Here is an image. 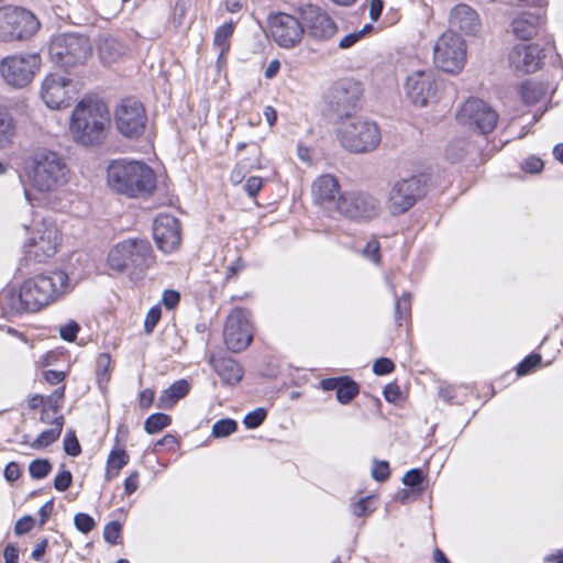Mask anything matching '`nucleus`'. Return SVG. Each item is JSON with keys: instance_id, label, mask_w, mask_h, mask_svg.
<instances>
[{"instance_id": "7c9ffc66", "label": "nucleus", "mask_w": 563, "mask_h": 563, "mask_svg": "<svg viewBox=\"0 0 563 563\" xmlns=\"http://www.w3.org/2000/svg\"><path fill=\"white\" fill-rule=\"evenodd\" d=\"M63 397L64 387H60L59 389L55 390L53 395L44 402L40 418L42 422L52 426L55 418H64L63 416L58 415V409L60 407Z\"/></svg>"}, {"instance_id": "4c0bfd02", "label": "nucleus", "mask_w": 563, "mask_h": 563, "mask_svg": "<svg viewBox=\"0 0 563 563\" xmlns=\"http://www.w3.org/2000/svg\"><path fill=\"white\" fill-rule=\"evenodd\" d=\"M238 428L233 419H221L212 426L211 434L214 438H225L232 434Z\"/></svg>"}, {"instance_id": "c756f323", "label": "nucleus", "mask_w": 563, "mask_h": 563, "mask_svg": "<svg viewBox=\"0 0 563 563\" xmlns=\"http://www.w3.org/2000/svg\"><path fill=\"white\" fill-rule=\"evenodd\" d=\"M16 126L11 114L0 107V150L9 147L15 137Z\"/></svg>"}, {"instance_id": "aec40b11", "label": "nucleus", "mask_w": 563, "mask_h": 563, "mask_svg": "<svg viewBox=\"0 0 563 563\" xmlns=\"http://www.w3.org/2000/svg\"><path fill=\"white\" fill-rule=\"evenodd\" d=\"M153 234L159 250L166 253L176 250L181 241L178 219L170 214H159L154 221Z\"/></svg>"}, {"instance_id": "f03ea898", "label": "nucleus", "mask_w": 563, "mask_h": 563, "mask_svg": "<svg viewBox=\"0 0 563 563\" xmlns=\"http://www.w3.org/2000/svg\"><path fill=\"white\" fill-rule=\"evenodd\" d=\"M71 170L66 158L52 150L38 147L23 161L20 179L41 194H53L67 186Z\"/></svg>"}, {"instance_id": "774afa93", "label": "nucleus", "mask_w": 563, "mask_h": 563, "mask_svg": "<svg viewBox=\"0 0 563 563\" xmlns=\"http://www.w3.org/2000/svg\"><path fill=\"white\" fill-rule=\"evenodd\" d=\"M4 563H18L19 551L15 547L9 544L3 551Z\"/></svg>"}, {"instance_id": "79ce46f5", "label": "nucleus", "mask_w": 563, "mask_h": 563, "mask_svg": "<svg viewBox=\"0 0 563 563\" xmlns=\"http://www.w3.org/2000/svg\"><path fill=\"white\" fill-rule=\"evenodd\" d=\"M74 522L76 528L82 532L88 533L95 528V520L87 514L79 512L75 516Z\"/></svg>"}, {"instance_id": "9b49d317", "label": "nucleus", "mask_w": 563, "mask_h": 563, "mask_svg": "<svg viewBox=\"0 0 563 563\" xmlns=\"http://www.w3.org/2000/svg\"><path fill=\"white\" fill-rule=\"evenodd\" d=\"M433 60L443 71H461L466 62L465 41L454 32H444L434 44Z\"/></svg>"}, {"instance_id": "49530a36", "label": "nucleus", "mask_w": 563, "mask_h": 563, "mask_svg": "<svg viewBox=\"0 0 563 563\" xmlns=\"http://www.w3.org/2000/svg\"><path fill=\"white\" fill-rule=\"evenodd\" d=\"M78 331H79V325L75 321H69L68 323H66L59 328L60 338L68 342L75 341Z\"/></svg>"}, {"instance_id": "c9c22d12", "label": "nucleus", "mask_w": 563, "mask_h": 563, "mask_svg": "<svg viewBox=\"0 0 563 563\" xmlns=\"http://www.w3.org/2000/svg\"><path fill=\"white\" fill-rule=\"evenodd\" d=\"M170 422L172 419L169 416L162 412L153 413L145 420L144 430L148 434H155L168 427Z\"/></svg>"}, {"instance_id": "412c9836", "label": "nucleus", "mask_w": 563, "mask_h": 563, "mask_svg": "<svg viewBox=\"0 0 563 563\" xmlns=\"http://www.w3.org/2000/svg\"><path fill=\"white\" fill-rule=\"evenodd\" d=\"M301 15L305 23V30L314 38H329L336 31V25L333 20L319 7L309 4L303 8Z\"/></svg>"}, {"instance_id": "a19ab883", "label": "nucleus", "mask_w": 563, "mask_h": 563, "mask_svg": "<svg viewBox=\"0 0 563 563\" xmlns=\"http://www.w3.org/2000/svg\"><path fill=\"white\" fill-rule=\"evenodd\" d=\"M266 415L267 413L264 408H256L244 417L243 423L247 429H255L263 423Z\"/></svg>"}, {"instance_id": "72a5a7b5", "label": "nucleus", "mask_w": 563, "mask_h": 563, "mask_svg": "<svg viewBox=\"0 0 563 563\" xmlns=\"http://www.w3.org/2000/svg\"><path fill=\"white\" fill-rule=\"evenodd\" d=\"M129 460L130 456L124 450H112L107 461L106 479L111 481L115 478L120 471L129 463Z\"/></svg>"}, {"instance_id": "f257e3e1", "label": "nucleus", "mask_w": 563, "mask_h": 563, "mask_svg": "<svg viewBox=\"0 0 563 563\" xmlns=\"http://www.w3.org/2000/svg\"><path fill=\"white\" fill-rule=\"evenodd\" d=\"M69 291V278L63 271L48 275H36L25 279L18 290L10 289L2 301L4 311L10 314L36 312L58 300Z\"/></svg>"}, {"instance_id": "5701e85b", "label": "nucleus", "mask_w": 563, "mask_h": 563, "mask_svg": "<svg viewBox=\"0 0 563 563\" xmlns=\"http://www.w3.org/2000/svg\"><path fill=\"white\" fill-rule=\"evenodd\" d=\"M311 195L313 201L323 209L336 210L338 200L343 194L340 192L338 179L330 174H324L313 180Z\"/></svg>"}, {"instance_id": "37998d69", "label": "nucleus", "mask_w": 563, "mask_h": 563, "mask_svg": "<svg viewBox=\"0 0 563 563\" xmlns=\"http://www.w3.org/2000/svg\"><path fill=\"white\" fill-rule=\"evenodd\" d=\"M541 362L539 354H532L526 357L517 367L518 375H527L531 369L537 367Z\"/></svg>"}, {"instance_id": "ddd939ff", "label": "nucleus", "mask_w": 563, "mask_h": 563, "mask_svg": "<svg viewBox=\"0 0 563 563\" xmlns=\"http://www.w3.org/2000/svg\"><path fill=\"white\" fill-rule=\"evenodd\" d=\"M456 119L461 125L487 134L495 129L498 115L485 101L472 98L463 103Z\"/></svg>"}, {"instance_id": "c03bdc74", "label": "nucleus", "mask_w": 563, "mask_h": 563, "mask_svg": "<svg viewBox=\"0 0 563 563\" xmlns=\"http://www.w3.org/2000/svg\"><path fill=\"white\" fill-rule=\"evenodd\" d=\"M73 475L69 471H60L54 478V487L58 492H65L71 485Z\"/></svg>"}, {"instance_id": "8fccbe9b", "label": "nucleus", "mask_w": 563, "mask_h": 563, "mask_svg": "<svg viewBox=\"0 0 563 563\" xmlns=\"http://www.w3.org/2000/svg\"><path fill=\"white\" fill-rule=\"evenodd\" d=\"M64 450L68 455L77 456L80 454V444L74 433L66 434L64 439Z\"/></svg>"}, {"instance_id": "603ef678", "label": "nucleus", "mask_w": 563, "mask_h": 563, "mask_svg": "<svg viewBox=\"0 0 563 563\" xmlns=\"http://www.w3.org/2000/svg\"><path fill=\"white\" fill-rule=\"evenodd\" d=\"M258 167V159L256 158L254 163H239L236 167L231 173V180L235 184H239L244 177V169H252Z\"/></svg>"}, {"instance_id": "7ed1b4c3", "label": "nucleus", "mask_w": 563, "mask_h": 563, "mask_svg": "<svg viewBox=\"0 0 563 563\" xmlns=\"http://www.w3.org/2000/svg\"><path fill=\"white\" fill-rule=\"evenodd\" d=\"M110 125V113L104 102L84 99L71 113L69 131L74 140L85 146L100 144Z\"/></svg>"}, {"instance_id": "393cba45", "label": "nucleus", "mask_w": 563, "mask_h": 563, "mask_svg": "<svg viewBox=\"0 0 563 563\" xmlns=\"http://www.w3.org/2000/svg\"><path fill=\"white\" fill-rule=\"evenodd\" d=\"M97 53L103 65H112L122 60L129 54V47L108 34L100 35L96 42Z\"/></svg>"}, {"instance_id": "dca6fc26", "label": "nucleus", "mask_w": 563, "mask_h": 563, "mask_svg": "<svg viewBox=\"0 0 563 563\" xmlns=\"http://www.w3.org/2000/svg\"><path fill=\"white\" fill-rule=\"evenodd\" d=\"M378 200L366 192H345L340 196L336 211L351 220H371L379 213Z\"/></svg>"}, {"instance_id": "680f3d73", "label": "nucleus", "mask_w": 563, "mask_h": 563, "mask_svg": "<svg viewBox=\"0 0 563 563\" xmlns=\"http://www.w3.org/2000/svg\"><path fill=\"white\" fill-rule=\"evenodd\" d=\"M263 186L262 178L250 177L245 184V190L251 197H255Z\"/></svg>"}, {"instance_id": "6e6552de", "label": "nucleus", "mask_w": 563, "mask_h": 563, "mask_svg": "<svg viewBox=\"0 0 563 563\" xmlns=\"http://www.w3.org/2000/svg\"><path fill=\"white\" fill-rule=\"evenodd\" d=\"M51 60L62 68H74L86 64L92 56L88 37L79 34H59L49 45Z\"/></svg>"}, {"instance_id": "423d86ee", "label": "nucleus", "mask_w": 563, "mask_h": 563, "mask_svg": "<svg viewBox=\"0 0 563 563\" xmlns=\"http://www.w3.org/2000/svg\"><path fill=\"white\" fill-rule=\"evenodd\" d=\"M335 135L342 147L356 154L374 151L382 140L376 122L362 117L341 119Z\"/></svg>"}, {"instance_id": "0eeeda50", "label": "nucleus", "mask_w": 563, "mask_h": 563, "mask_svg": "<svg viewBox=\"0 0 563 563\" xmlns=\"http://www.w3.org/2000/svg\"><path fill=\"white\" fill-rule=\"evenodd\" d=\"M62 242V231L53 218H35L24 244L26 256L34 262L46 263L58 252Z\"/></svg>"}, {"instance_id": "09e8293b", "label": "nucleus", "mask_w": 563, "mask_h": 563, "mask_svg": "<svg viewBox=\"0 0 563 563\" xmlns=\"http://www.w3.org/2000/svg\"><path fill=\"white\" fill-rule=\"evenodd\" d=\"M372 475L376 481L383 482L389 476V466L385 461H375L372 467Z\"/></svg>"}, {"instance_id": "cd10ccee", "label": "nucleus", "mask_w": 563, "mask_h": 563, "mask_svg": "<svg viewBox=\"0 0 563 563\" xmlns=\"http://www.w3.org/2000/svg\"><path fill=\"white\" fill-rule=\"evenodd\" d=\"M189 391V384L185 379L175 382L172 386L166 388L158 397L157 406L159 408L169 409L179 399L185 397Z\"/></svg>"}, {"instance_id": "2eb2a0df", "label": "nucleus", "mask_w": 563, "mask_h": 563, "mask_svg": "<svg viewBox=\"0 0 563 563\" xmlns=\"http://www.w3.org/2000/svg\"><path fill=\"white\" fill-rule=\"evenodd\" d=\"M421 195V178L411 176L397 180L391 185L386 205L391 214L398 216L408 211Z\"/></svg>"}, {"instance_id": "f704fd0d", "label": "nucleus", "mask_w": 563, "mask_h": 563, "mask_svg": "<svg viewBox=\"0 0 563 563\" xmlns=\"http://www.w3.org/2000/svg\"><path fill=\"white\" fill-rule=\"evenodd\" d=\"M357 394V384L347 377H342V380L336 390L338 401L343 405L349 404Z\"/></svg>"}, {"instance_id": "de8ad7c7", "label": "nucleus", "mask_w": 563, "mask_h": 563, "mask_svg": "<svg viewBox=\"0 0 563 563\" xmlns=\"http://www.w3.org/2000/svg\"><path fill=\"white\" fill-rule=\"evenodd\" d=\"M121 526L117 521L109 522L104 527L103 537L107 542L115 544L120 538Z\"/></svg>"}, {"instance_id": "ea45409f", "label": "nucleus", "mask_w": 563, "mask_h": 563, "mask_svg": "<svg viewBox=\"0 0 563 563\" xmlns=\"http://www.w3.org/2000/svg\"><path fill=\"white\" fill-rule=\"evenodd\" d=\"M467 144L464 140H454L446 147V156L451 161H457L466 153Z\"/></svg>"}, {"instance_id": "6ab92c4d", "label": "nucleus", "mask_w": 563, "mask_h": 563, "mask_svg": "<svg viewBox=\"0 0 563 563\" xmlns=\"http://www.w3.org/2000/svg\"><path fill=\"white\" fill-rule=\"evenodd\" d=\"M437 80L430 70H417L407 76L405 93L417 107H426L437 100Z\"/></svg>"}, {"instance_id": "4d7b16f0", "label": "nucleus", "mask_w": 563, "mask_h": 563, "mask_svg": "<svg viewBox=\"0 0 563 563\" xmlns=\"http://www.w3.org/2000/svg\"><path fill=\"white\" fill-rule=\"evenodd\" d=\"M363 254L375 264L379 263V243L376 240H371L364 247Z\"/></svg>"}, {"instance_id": "3c124183", "label": "nucleus", "mask_w": 563, "mask_h": 563, "mask_svg": "<svg viewBox=\"0 0 563 563\" xmlns=\"http://www.w3.org/2000/svg\"><path fill=\"white\" fill-rule=\"evenodd\" d=\"M161 319V309L152 307L145 318L144 328L147 333H151Z\"/></svg>"}, {"instance_id": "a878e982", "label": "nucleus", "mask_w": 563, "mask_h": 563, "mask_svg": "<svg viewBox=\"0 0 563 563\" xmlns=\"http://www.w3.org/2000/svg\"><path fill=\"white\" fill-rule=\"evenodd\" d=\"M210 363L224 384L233 385L243 377V369L240 364L229 357H211Z\"/></svg>"}, {"instance_id": "2f4dec72", "label": "nucleus", "mask_w": 563, "mask_h": 563, "mask_svg": "<svg viewBox=\"0 0 563 563\" xmlns=\"http://www.w3.org/2000/svg\"><path fill=\"white\" fill-rule=\"evenodd\" d=\"M234 31L233 22H228L220 25L214 34L213 46L218 51V62L224 58L230 49V38Z\"/></svg>"}, {"instance_id": "39448f33", "label": "nucleus", "mask_w": 563, "mask_h": 563, "mask_svg": "<svg viewBox=\"0 0 563 563\" xmlns=\"http://www.w3.org/2000/svg\"><path fill=\"white\" fill-rule=\"evenodd\" d=\"M154 262L152 246L143 239H126L114 244L107 256V267L112 274L130 279L141 278Z\"/></svg>"}, {"instance_id": "13d9d810", "label": "nucleus", "mask_w": 563, "mask_h": 563, "mask_svg": "<svg viewBox=\"0 0 563 563\" xmlns=\"http://www.w3.org/2000/svg\"><path fill=\"white\" fill-rule=\"evenodd\" d=\"M542 168H543V162L539 157H536V156H531L522 163V169L527 173H531V174L539 173V172H541Z\"/></svg>"}, {"instance_id": "58836bf2", "label": "nucleus", "mask_w": 563, "mask_h": 563, "mask_svg": "<svg viewBox=\"0 0 563 563\" xmlns=\"http://www.w3.org/2000/svg\"><path fill=\"white\" fill-rule=\"evenodd\" d=\"M51 470V463L44 459L34 460L29 466L30 475L35 479L45 478L49 474Z\"/></svg>"}, {"instance_id": "a18cd8bd", "label": "nucleus", "mask_w": 563, "mask_h": 563, "mask_svg": "<svg viewBox=\"0 0 563 563\" xmlns=\"http://www.w3.org/2000/svg\"><path fill=\"white\" fill-rule=\"evenodd\" d=\"M35 520L32 516H23L14 525V533L16 536H23L30 532L34 527Z\"/></svg>"}, {"instance_id": "338daca9", "label": "nucleus", "mask_w": 563, "mask_h": 563, "mask_svg": "<svg viewBox=\"0 0 563 563\" xmlns=\"http://www.w3.org/2000/svg\"><path fill=\"white\" fill-rule=\"evenodd\" d=\"M384 396L387 401L394 402L400 396L399 387L396 384H389L384 389Z\"/></svg>"}, {"instance_id": "20e7f679", "label": "nucleus", "mask_w": 563, "mask_h": 563, "mask_svg": "<svg viewBox=\"0 0 563 563\" xmlns=\"http://www.w3.org/2000/svg\"><path fill=\"white\" fill-rule=\"evenodd\" d=\"M107 183L112 190L130 198L151 195L156 188L153 169L139 161L111 162L107 170Z\"/></svg>"}, {"instance_id": "69168bd1", "label": "nucleus", "mask_w": 563, "mask_h": 563, "mask_svg": "<svg viewBox=\"0 0 563 563\" xmlns=\"http://www.w3.org/2000/svg\"><path fill=\"white\" fill-rule=\"evenodd\" d=\"M20 476V467L16 463L11 462L4 468V477L9 482H14Z\"/></svg>"}, {"instance_id": "b1692460", "label": "nucleus", "mask_w": 563, "mask_h": 563, "mask_svg": "<svg viewBox=\"0 0 563 563\" xmlns=\"http://www.w3.org/2000/svg\"><path fill=\"white\" fill-rule=\"evenodd\" d=\"M449 30L451 32L475 33L479 30L481 20L477 12L470 5L460 3L454 5L449 13Z\"/></svg>"}, {"instance_id": "a211bd4d", "label": "nucleus", "mask_w": 563, "mask_h": 563, "mask_svg": "<svg viewBox=\"0 0 563 563\" xmlns=\"http://www.w3.org/2000/svg\"><path fill=\"white\" fill-rule=\"evenodd\" d=\"M268 30L272 38L284 48L298 45L305 33L301 22L287 13L272 15L268 20Z\"/></svg>"}, {"instance_id": "c85d7f7f", "label": "nucleus", "mask_w": 563, "mask_h": 563, "mask_svg": "<svg viewBox=\"0 0 563 563\" xmlns=\"http://www.w3.org/2000/svg\"><path fill=\"white\" fill-rule=\"evenodd\" d=\"M549 92V86L544 82L527 80L521 85L520 93L522 100L533 104L543 99Z\"/></svg>"}, {"instance_id": "bb28decb", "label": "nucleus", "mask_w": 563, "mask_h": 563, "mask_svg": "<svg viewBox=\"0 0 563 563\" xmlns=\"http://www.w3.org/2000/svg\"><path fill=\"white\" fill-rule=\"evenodd\" d=\"M540 15L527 12L516 16L511 22V32L520 40L532 38L540 26Z\"/></svg>"}, {"instance_id": "052dcab7", "label": "nucleus", "mask_w": 563, "mask_h": 563, "mask_svg": "<svg viewBox=\"0 0 563 563\" xmlns=\"http://www.w3.org/2000/svg\"><path fill=\"white\" fill-rule=\"evenodd\" d=\"M180 296L176 290H165L162 301L167 309L175 308L179 302Z\"/></svg>"}, {"instance_id": "5fc2aeb1", "label": "nucleus", "mask_w": 563, "mask_h": 563, "mask_svg": "<svg viewBox=\"0 0 563 563\" xmlns=\"http://www.w3.org/2000/svg\"><path fill=\"white\" fill-rule=\"evenodd\" d=\"M422 479H423L422 472L418 468H413V470L408 471L405 474V476L402 478V483L409 487H417L422 483Z\"/></svg>"}, {"instance_id": "e2e57ef3", "label": "nucleus", "mask_w": 563, "mask_h": 563, "mask_svg": "<svg viewBox=\"0 0 563 563\" xmlns=\"http://www.w3.org/2000/svg\"><path fill=\"white\" fill-rule=\"evenodd\" d=\"M44 378L45 380L51 385H57L65 378V373L60 371H46L44 372Z\"/></svg>"}, {"instance_id": "4468645a", "label": "nucleus", "mask_w": 563, "mask_h": 563, "mask_svg": "<svg viewBox=\"0 0 563 563\" xmlns=\"http://www.w3.org/2000/svg\"><path fill=\"white\" fill-rule=\"evenodd\" d=\"M224 343L232 352L244 351L253 339V325L250 311L238 308L229 317L223 331Z\"/></svg>"}, {"instance_id": "f3484780", "label": "nucleus", "mask_w": 563, "mask_h": 563, "mask_svg": "<svg viewBox=\"0 0 563 563\" xmlns=\"http://www.w3.org/2000/svg\"><path fill=\"white\" fill-rule=\"evenodd\" d=\"M40 97L49 109H65L73 99V80L57 73L47 74L41 82Z\"/></svg>"}, {"instance_id": "e433bc0d", "label": "nucleus", "mask_w": 563, "mask_h": 563, "mask_svg": "<svg viewBox=\"0 0 563 563\" xmlns=\"http://www.w3.org/2000/svg\"><path fill=\"white\" fill-rule=\"evenodd\" d=\"M411 312V296L410 294H404L395 306L396 322L401 325V321L407 320Z\"/></svg>"}, {"instance_id": "473e14b6", "label": "nucleus", "mask_w": 563, "mask_h": 563, "mask_svg": "<svg viewBox=\"0 0 563 563\" xmlns=\"http://www.w3.org/2000/svg\"><path fill=\"white\" fill-rule=\"evenodd\" d=\"M64 418H55L49 429L44 430L41 434L30 444L32 449H44L55 442L63 430Z\"/></svg>"}, {"instance_id": "6e6d98bb", "label": "nucleus", "mask_w": 563, "mask_h": 563, "mask_svg": "<svg viewBox=\"0 0 563 563\" xmlns=\"http://www.w3.org/2000/svg\"><path fill=\"white\" fill-rule=\"evenodd\" d=\"M371 29H372L371 25H366L363 30H361L358 32H354V33H350V34L345 35L340 41L339 46L341 48H349V47L353 46L364 35V33Z\"/></svg>"}, {"instance_id": "9d476101", "label": "nucleus", "mask_w": 563, "mask_h": 563, "mask_svg": "<svg viewBox=\"0 0 563 563\" xmlns=\"http://www.w3.org/2000/svg\"><path fill=\"white\" fill-rule=\"evenodd\" d=\"M40 27L36 16L30 11L15 8H0V41L11 42L31 37Z\"/></svg>"}, {"instance_id": "864d4df0", "label": "nucleus", "mask_w": 563, "mask_h": 563, "mask_svg": "<svg viewBox=\"0 0 563 563\" xmlns=\"http://www.w3.org/2000/svg\"><path fill=\"white\" fill-rule=\"evenodd\" d=\"M394 363L386 357H382L375 361L373 365V372L376 375H386L394 371Z\"/></svg>"}, {"instance_id": "f8f14e48", "label": "nucleus", "mask_w": 563, "mask_h": 563, "mask_svg": "<svg viewBox=\"0 0 563 563\" xmlns=\"http://www.w3.org/2000/svg\"><path fill=\"white\" fill-rule=\"evenodd\" d=\"M113 120L120 134L129 139H136L145 131L147 117L140 101L126 98L117 106Z\"/></svg>"}, {"instance_id": "bf43d9fd", "label": "nucleus", "mask_w": 563, "mask_h": 563, "mask_svg": "<svg viewBox=\"0 0 563 563\" xmlns=\"http://www.w3.org/2000/svg\"><path fill=\"white\" fill-rule=\"evenodd\" d=\"M372 497H365L360 499L357 503L352 505V511L355 516L361 517L365 516L368 512L372 511V509H368V504L371 503Z\"/></svg>"}, {"instance_id": "1a4fd4ad", "label": "nucleus", "mask_w": 563, "mask_h": 563, "mask_svg": "<svg viewBox=\"0 0 563 563\" xmlns=\"http://www.w3.org/2000/svg\"><path fill=\"white\" fill-rule=\"evenodd\" d=\"M38 53H16L0 60V77L10 87L22 89L29 86L41 70Z\"/></svg>"}, {"instance_id": "0e129e2a", "label": "nucleus", "mask_w": 563, "mask_h": 563, "mask_svg": "<svg viewBox=\"0 0 563 563\" xmlns=\"http://www.w3.org/2000/svg\"><path fill=\"white\" fill-rule=\"evenodd\" d=\"M139 487V473L133 472L124 482V489L128 495L133 494Z\"/></svg>"}, {"instance_id": "4be33fe9", "label": "nucleus", "mask_w": 563, "mask_h": 563, "mask_svg": "<svg viewBox=\"0 0 563 563\" xmlns=\"http://www.w3.org/2000/svg\"><path fill=\"white\" fill-rule=\"evenodd\" d=\"M542 58V48L538 44H518L509 53L510 66L527 74L537 71Z\"/></svg>"}]
</instances>
